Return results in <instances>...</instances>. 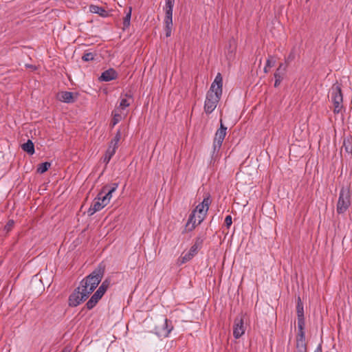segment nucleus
Instances as JSON below:
<instances>
[{"label": "nucleus", "mask_w": 352, "mask_h": 352, "mask_svg": "<svg viewBox=\"0 0 352 352\" xmlns=\"http://www.w3.org/2000/svg\"><path fill=\"white\" fill-rule=\"evenodd\" d=\"M116 149H115V146H112L111 145H109L105 155L102 159L103 162H104L106 164H107L111 157L114 155L116 153Z\"/></svg>", "instance_id": "22"}, {"label": "nucleus", "mask_w": 352, "mask_h": 352, "mask_svg": "<svg viewBox=\"0 0 352 352\" xmlns=\"http://www.w3.org/2000/svg\"><path fill=\"white\" fill-rule=\"evenodd\" d=\"M97 56V53L96 52H88L86 51L82 56V60L85 62H89L94 60L95 57Z\"/></svg>", "instance_id": "29"}, {"label": "nucleus", "mask_w": 352, "mask_h": 352, "mask_svg": "<svg viewBox=\"0 0 352 352\" xmlns=\"http://www.w3.org/2000/svg\"><path fill=\"white\" fill-rule=\"evenodd\" d=\"M222 86L223 78L221 74L218 73L206 94L204 103V111L206 113L210 114L215 109L222 95Z\"/></svg>", "instance_id": "1"}, {"label": "nucleus", "mask_w": 352, "mask_h": 352, "mask_svg": "<svg viewBox=\"0 0 352 352\" xmlns=\"http://www.w3.org/2000/svg\"><path fill=\"white\" fill-rule=\"evenodd\" d=\"M206 214H207L199 213V214L197 215V225H199L201 223V222L204 220Z\"/></svg>", "instance_id": "39"}, {"label": "nucleus", "mask_w": 352, "mask_h": 352, "mask_svg": "<svg viewBox=\"0 0 352 352\" xmlns=\"http://www.w3.org/2000/svg\"><path fill=\"white\" fill-rule=\"evenodd\" d=\"M117 78V72L114 69L110 68L102 73L101 76L99 78V80L100 81L109 82L110 80H115Z\"/></svg>", "instance_id": "15"}, {"label": "nucleus", "mask_w": 352, "mask_h": 352, "mask_svg": "<svg viewBox=\"0 0 352 352\" xmlns=\"http://www.w3.org/2000/svg\"><path fill=\"white\" fill-rule=\"evenodd\" d=\"M194 212H191L186 224V232L193 230L197 225V219Z\"/></svg>", "instance_id": "18"}, {"label": "nucleus", "mask_w": 352, "mask_h": 352, "mask_svg": "<svg viewBox=\"0 0 352 352\" xmlns=\"http://www.w3.org/2000/svg\"><path fill=\"white\" fill-rule=\"evenodd\" d=\"M274 76L275 78L274 87H278L283 80V77H281L278 74H274Z\"/></svg>", "instance_id": "35"}, {"label": "nucleus", "mask_w": 352, "mask_h": 352, "mask_svg": "<svg viewBox=\"0 0 352 352\" xmlns=\"http://www.w3.org/2000/svg\"><path fill=\"white\" fill-rule=\"evenodd\" d=\"M14 222L13 220H9L6 225L4 226V230H6L7 232H10L13 226H14Z\"/></svg>", "instance_id": "34"}, {"label": "nucleus", "mask_w": 352, "mask_h": 352, "mask_svg": "<svg viewBox=\"0 0 352 352\" xmlns=\"http://www.w3.org/2000/svg\"><path fill=\"white\" fill-rule=\"evenodd\" d=\"M51 166V163L49 162H45L38 164L37 168V173L40 174H43L45 173Z\"/></svg>", "instance_id": "30"}, {"label": "nucleus", "mask_w": 352, "mask_h": 352, "mask_svg": "<svg viewBox=\"0 0 352 352\" xmlns=\"http://www.w3.org/2000/svg\"><path fill=\"white\" fill-rule=\"evenodd\" d=\"M204 243V239L200 236H197L195 240L194 244L191 246L189 250V252L194 256H195L199 250L202 248Z\"/></svg>", "instance_id": "19"}, {"label": "nucleus", "mask_w": 352, "mask_h": 352, "mask_svg": "<svg viewBox=\"0 0 352 352\" xmlns=\"http://www.w3.org/2000/svg\"><path fill=\"white\" fill-rule=\"evenodd\" d=\"M61 352H70V350L67 347H65Z\"/></svg>", "instance_id": "43"}, {"label": "nucleus", "mask_w": 352, "mask_h": 352, "mask_svg": "<svg viewBox=\"0 0 352 352\" xmlns=\"http://www.w3.org/2000/svg\"><path fill=\"white\" fill-rule=\"evenodd\" d=\"M296 58L295 49H292L289 55L285 59V63L289 65Z\"/></svg>", "instance_id": "32"}, {"label": "nucleus", "mask_w": 352, "mask_h": 352, "mask_svg": "<svg viewBox=\"0 0 352 352\" xmlns=\"http://www.w3.org/2000/svg\"><path fill=\"white\" fill-rule=\"evenodd\" d=\"M133 102V94L131 91L126 92L120 97L119 106L117 107V111L124 110L129 107Z\"/></svg>", "instance_id": "13"}, {"label": "nucleus", "mask_w": 352, "mask_h": 352, "mask_svg": "<svg viewBox=\"0 0 352 352\" xmlns=\"http://www.w3.org/2000/svg\"><path fill=\"white\" fill-rule=\"evenodd\" d=\"M87 291H82L80 285L76 288L69 297V305L70 307H76L82 302L85 301L89 296Z\"/></svg>", "instance_id": "6"}, {"label": "nucleus", "mask_w": 352, "mask_h": 352, "mask_svg": "<svg viewBox=\"0 0 352 352\" xmlns=\"http://www.w3.org/2000/svg\"><path fill=\"white\" fill-rule=\"evenodd\" d=\"M305 322L298 323V333L296 336V344H307L305 342Z\"/></svg>", "instance_id": "16"}, {"label": "nucleus", "mask_w": 352, "mask_h": 352, "mask_svg": "<svg viewBox=\"0 0 352 352\" xmlns=\"http://www.w3.org/2000/svg\"><path fill=\"white\" fill-rule=\"evenodd\" d=\"M122 118V116L120 113H115L112 119V124L113 126L116 125L117 123H118Z\"/></svg>", "instance_id": "33"}, {"label": "nucleus", "mask_w": 352, "mask_h": 352, "mask_svg": "<svg viewBox=\"0 0 352 352\" xmlns=\"http://www.w3.org/2000/svg\"><path fill=\"white\" fill-rule=\"evenodd\" d=\"M343 147L346 153L352 155V135H349L344 138Z\"/></svg>", "instance_id": "23"}, {"label": "nucleus", "mask_w": 352, "mask_h": 352, "mask_svg": "<svg viewBox=\"0 0 352 352\" xmlns=\"http://www.w3.org/2000/svg\"><path fill=\"white\" fill-rule=\"evenodd\" d=\"M288 65L285 63H281L279 64L278 68L276 69L274 74H278L281 77L285 76L287 69Z\"/></svg>", "instance_id": "25"}, {"label": "nucleus", "mask_w": 352, "mask_h": 352, "mask_svg": "<svg viewBox=\"0 0 352 352\" xmlns=\"http://www.w3.org/2000/svg\"><path fill=\"white\" fill-rule=\"evenodd\" d=\"M132 8L129 7L126 15L123 20V30L128 28L130 25V21L131 17Z\"/></svg>", "instance_id": "26"}, {"label": "nucleus", "mask_w": 352, "mask_h": 352, "mask_svg": "<svg viewBox=\"0 0 352 352\" xmlns=\"http://www.w3.org/2000/svg\"><path fill=\"white\" fill-rule=\"evenodd\" d=\"M275 63L276 61L275 60L273 59V57L272 56H269L268 58L266 60L265 65H267V67L270 68L274 66Z\"/></svg>", "instance_id": "36"}, {"label": "nucleus", "mask_w": 352, "mask_h": 352, "mask_svg": "<svg viewBox=\"0 0 352 352\" xmlns=\"http://www.w3.org/2000/svg\"><path fill=\"white\" fill-rule=\"evenodd\" d=\"M172 322L166 318L164 322L155 328V333L158 337L166 338L173 330Z\"/></svg>", "instance_id": "10"}, {"label": "nucleus", "mask_w": 352, "mask_h": 352, "mask_svg": "<svg viewBox=\"0 0 352 352\" xmlns=\"http://www.w3.org/2000/svg\"><path fill=\"white\" fill-rule=\"evenodd\" d=\"M195 256L191 254L189 251L184 254H182V256L178 259V263L179 265L184 264L189 261H190Z\"/></svg>", "instance_id": "27"}, {"label": "nucleus", "mask_w": 352, "mask_h": 352, "mask_svg": "<svg viewBox=\"0 0 352 352\" xmlns=\"http://www.w3.org/2000/svg\"><path fill=\"white\" fill-rule=\"evenodd\" d=\"M227 127L222 123V120H220V127L217 129L215 133L214 140H213V151L212 156L217 154L221 147L223 141L226 135Z\"/></svg>", "instance_id": "7"}, {"label": "nucleus", "mask_w": 352, "mask_h": 352, "mask_svg": "<svg viewBox=\"0 0 352 352\" xmlns=\"http://www.w3.org/2000/svg\"><path fill=\"white\" fill-rule=\"evenodd\" d=\"M175 4V0H166L164 10L165 11V17L164 19V30L166 36L169 37L171 35L173 29V9Z\"/></svg>", "instance_id": "4"}, {"label": "nucleus", "mask_w": 352, "mask_h": 352, "mask_svg": "<svg viewBox=\"0 0 352 352\" xmlns=\"http://www.w3.org/2000/svg\"><path fill=\"white\" fill-rule=\"evenodd\" d=\"M96 212H94V208L93 207L91 206L90 208H89V210H87V214L89 216H92Z\"/></svg>", "instance_id": "40"}, {"label": "nucleus", "mask_w": 352, "mask_h": 352, "mask_svg": "<svg viewBox=\"0 0 352 352\" xmlns=\"http://www.w3.org/2000/svg\"><path fill=\"white\" fill-rule=\"evenodd\" d=\"M296 352H307V344H296Z\"/></svg>", "instance_id": "37"}, {"label": "nucleus", "mask_w": 352, "mask_h": 352, "mask_svg": "<svg viewBox=\"0 0 352 352\" xmlns=\"http://www.w3.org/2000/svg\"><path fill=\"white\" fill-rule=\"evenodd\" d=\"M110 283L111 280L109 279H105L102 283V284L96 290V292L92 295V296L86 303L85 306L87 308V309L90 310L96 305L99 300L102 297V296L104 294V293L109 288Z\"/></svg>", "instance_id": "5"}, {"label": "nucleus", "mask_w": 352, "mask_h": 352, "mask_svg": "<svg viewBox=\"0 0 352 352\" xmlns=\"http://www.w3.org/2000/svg\"><path fill=\"white\" fill-rule=\"evenodd\" d=\"M322 346L321 344H319L317 348L316 349V350L314 351V352H322Z\"/></svg>", "instance_id": "41"}, {"label": "nucleus", "mask_w": 352, "mask_h": 352, "mask_svg": "<svg viewBox=\"0 0 352 352\" xmlns=\"http://www.w3.org/2000/svg\"><path fill=\"white\" fill-rule=\"evenodd\" d=\"M232 223V217L230 215H228L225 218V225L229 228Z\"/></svg>", "instance_id": "38"}, {"label": "nucleus", "mask_w": 352, "mask_h": 352, "mask_svg": "<svg viewBox=\"0 0 352 352\" xmlns=\"http://www.w3.org/2000/svg\"><path fill=\"white\" fill-rule=\"evenodd\" d=\"M245 327L243 317H237L234 320V324L233 327V336L236 339L241 338L245 333Z\"/></svg>", "instance_id": "12"}, {"label": "nucleus", "mask_w": 352, "mask_h": 352, "mask_svg": "<svg viewBox=\"0 0 352 352\" xmlns=\"http://www.w3.org/2000/svg\"><path fill=\"white\" fill-rule=\"evenodd\" d=\"M107 204H104L102 198L98 195L97 197L94 199L91 206L94 208V212H98L102 210Z\"/></svg>", "instance_id": "21"}, {"label": "nucleus", "mask_w": 352, "mask_h": 352, "mask_svg": "<svg viewBox=\"0 0 352 352\" xmlns=\"http://www.w3.org/2000/svg\"><path fill=\"white\" fill-rule=\"evenodd\" d=\"M296 313L298 317V323L305 322L304 317L303 304L301 301L300 296H298L297 299Z\"/></svg>", "instance_id": "17"}, {"label": "nucleus", "mask_w": 352, "mask_h": 352, "mask_svg": "<svg viewBox=\"0 0 352 352\" xmlns=\"http://www.w3.org/2000/svg\"><path fill=\"white\" fill-rule=\"evenodd\" d=\"M118 186V183H113L111 185L104 186L98 192V195L102 198L104 204H108L112 197V193L115 192Z\"/></svg>", "instance_id": "9"}, {"label": "nucleus", "mask_w": 352, "mask_h": 352, "mask_svg": "<svg viewBox=\"0 0 352 352\" xmlns=\"http://www.w3.org/2000/svg\"><path fill=\"white\" fill-rule=\"evenodd\" d=\"M211 202L212 200L210 195L208 192H206L204 193V199L202 202L198 204L192 212H194L195 214H196L197 212L201 214H207Z\"/></svg>", "instance_id": "11"}, {"label": "nucleus", "mask_w": 352, "mask_h": 352, "mask_svg": "<svg viewBox=\"0 0 352 352\" xmlns=\"http://www.w3.org/2000/svg\"><path fill=\"white\" fill-rule=\"evenodd\" d=\"M268 68H269V67H267V65H265V67H264V69H263L264 73L267 74V73L269 72V69H268Z\"/></svg>", "instance_id": "42"}, {"label": "nucleus", "mask_w": 352, "mask_h": 352, "mask_svg": "<svg viewBox=\"0 0 352 352\" xmlns=\"http://www.w3.org/2000/svg\"><path fill=\"white\" fill-rule=\"evenodd\" d=\"M351 206V192L347 186H342L339 193L336 211L338 214H344Z\"/></svg>", "instance_id": "3"}, {"label": "nucleus", "mask_w": 352, "mask_h": 352, "mask_svg": "<svg viewBox=\"0 0 352 352\" xmlns=\"http://www.w3.org/2000/svg\"><path fill=\"white\" fill-rule=\"evenodd\" d=\"M195 256L191 254L189 251L184 254H182V256L178 259V263L179 265L184 264L189 261H190Z\"/></svg>", "instance_id": "28"}, {"label": "nucleus", "mask_w": 352, "mask_h": 352, "mask_svg": "<svg viewBox=\"0 0 352 352\" xmlns=\"http://www.w3.org/2000/svg\"><path fill=\"white\" fill-rule=\"evenodd\" d=\"M58 99L65 103H74L77 98L78 94H74L70 91H60L58 94Z\"/></svg>", "instance_id": "14"}, {"label": "nucleus", "mask_w": 352, "mask_h": 352, "mask_svg": "<svg viewBox=\"0 0 352 352\" xmlns=\"http://www.w3.org/2000/svg\"><path fill=\"white\" fill-rule=\"evenodd\" d=\"M22 149L29 155H33L35 152L34 145L32 140H28L27 142L21 145Z\"/></svg>", "instance_id": "24"}, {"label": "nucleus", "mask_w": 352, "mask_h": 352, "mask_svg": "<svg viewBox=\"0 0 352 352\" xmlns=\"http://www.w3.org/2000/svg\"><path fill=\"white\" fill-rule=\"evenodd\" d=\"M331 98L334 104V113H338L342 108L343 102V96L341 87L339 85H333L331 88Z\"/></svg>", "instance_id": "8"}, {"label": "nucleus", "mask_w": 352, "mask_h": 352, "mask_svg": "<svg viewBox=\"0 0 352 352\" xmlns=\"http://www.w3.org/2000/svg\"><path fill=\"white\" fill-rule=\"evenodd\" d=\"M104 272V267L99 266L89 275L86 276L80 282L82 291H87L91 294L101 281Z\"/></svg>", "instance_id": "2"}, {"label": "nucleus", "mask_w": 352, "mask_h": 352, "mask_svg": "<svg viewBox=\"0 0 352 352\" xmlns=\"http://www.w3.org/2000/svg\"><path fill=\"white\" fill-rule=\"evenodd\" d=\"M120 138H121V133H120V131L118 130L117 131L115 137L113 138V139L111 141L109 145H111L112 146H115V149H117L118 144V142L120 141Z\"/></svg>", "instance_id": "31"}, {"label": "nucleus", "mask_w": 352, "mask_h": 352, "mask_svg": "<svg viewBox=\"0 0 352 352\" xmlns=\"http://www.w3.org/2000/svg\"><path fill=\"white\" fill-rule=\"evenodd\" d=\"M89 11L92 13L98 14L102 17L109 16L108 12L104 8L96 5H91L89 6Z\"/></svg>", "instance_id": "20"}]
</instances>
